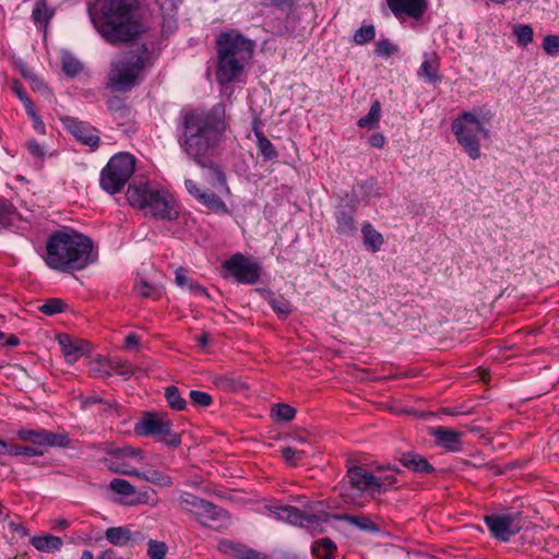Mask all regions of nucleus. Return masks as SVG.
<instances>
[{
    "instance_id": "22",
    "label": "nucleus",
    "mask_w": 559,
    "mask_h": 559,
    "mask_svg": "<svg viewBox=\"0 0 559 559\" xmlns=\"http://www.w3.org/2000/svg\"><path fill=\"white\" fill-rule=\"evenodd\" d=\"M399 461L404 467L416 474H432L436 471L421 454L414 451L403 452Z\"/></svg>"
},
{
    "instance_id": "39",
    "label": "nucleus",
    "mask_w": 559,
    "mask_h": 559,
    "mask_svg": "<svg viewBox=\"0 0 559 559\" xmlns=\"http://www.w3.org/2000/svg\"><path fill=\"white\" fill-rule=\"evenodd\" d=\"M165 399L169 406L176 411H182L187 406L186 400L181 397L178 388L175 385H169L166 388Z\"/></svg>"
},
{
    "instance_id": "57",
    "label": "nucleus",
    "mask_w": 559,
    "mask_h": 559,
    "mask_svg": "<svg viewBox=\"0 0 559 559\" xmlns=\"http://www.w3.org/2000/svg\"><path fill=\"white\" fill-rule=\"evenodd\" d=\"M122 456L126 459H136L139 461L143 460V451L139 448L133 447H123L122 448Z\"/></svg>"
},
{
    "instance_id": "17",
    "label": "nucleus",
    "mask_w": 559,
    "mask_h": 559,
    "mask_svg": "<svg viewBox=\"0 0 559 559\" xmlns=\"http://www.w3.org/2000/svg\"><path fill=\"white\" fill-rule=\"evenodd\" d=\"M386 3L396 19L407 15L419 20L428 9L427 0H386Z\"/></svg>"
},
{
    "instance_id": "54",
    "label": "nucleus",
    "mask_w": 559,
    "mask_h": 559,
    "mask_svg": "<svg viewBox=\"0 0 559 559\" xmlns=\"http://www.w3.org/2000/svg\"><path fill=\"white\" fill-rule=\"evenodd\" d=\"M395 481L396 477L394 474H388L384 475L383 477H377V483L381 485V488H379V490H374V495L385 492L390 487L393 486Z\"/></svg>"
},
{
    "instance_id": "64",
    "label": "nucleus",
    "mask_w": 559,
    "mask_h": 559,
    "mask_svg": "<svg viewBox=\"0 0 559 559\" xmlns=\"http://www.w3.org/2000/svg\"><path fill=\"white\" fill-rule=\"evenodd\" d=\"M23 105H24V108L27 112V115L33 118L37 115L36 110H35V105L34 103L32 102V99L28 97L26 99H23Z\"/></svg>"
},
{
    "instance_id": "15",
    "label": "nucleus",
    "mask_w": 559,
    "mask_h": 559,
    "mask_svg": "<svg viewBox=\"0 0 559 559\" xmlns=\"http://www.w3.org/2000/svg\"><path fill=\"white\" fill-rule=\"evenodd\" d=\"M347 478L350 487L361 493L374 495V490H379L381 485L377 483V476L369 473L362 466H353L347 471Z\"/></svg>"
},
{
    "instance_id": "50",
    "label": "nucleus",
    "mask_w": 559,
    "mask_h": 559,
    "mask_svg": "<svg viewBox=\"0 0 559 559\" xmlns=\"http://www.w3.org/2000/svg\"><path fill=\"white\" fill-rule=\"evenodd\" d=\"M543 49L549 56L559 53V35H547L544 37Z\"/></svg>"
},
{
    "instance_id": "28",
    "label": "nucleus",
    "mask_w": 559,
    "mask_h": 559,
    "mask_svg": "<svg viewBox=\"0 0 559 559\" xmlns=\"http://www.w3.org/2000/svg\"><path fill=\"white\" fill-rule=\"evenodd\" d=\"M253 133L257 138V146L266 160H272L278 157V153L271 141L264 135L260 127L254 123Z\"/></svg>"
},
{
    "instance_id": "29",
    "label": "nucleus",
    "mask_w": 559,
    "mask_h": 559,
    "mask_svg": "<svg viewBox=\"0 0 559 559\" xmlns=\"http://www.w3.org/2000/svg\"><path fill=\"white\" fill-rule=\"evenodd\" d=\"M265 300L281 319H286L293 311V307L289 300L281 295L267 292Z\"/></svg>"
},
{
    "instance_id": "60",
    "label": "nucleus",
    "mask_w": 559,
    "mask_h": 559,
    "mask_svg": "<svg viewBox=\"0 0 559 559\" xmlns=\"http://www.w3.org/2000/svg\"><path fill=\"white\" fill-rule=\"evenodd\" d=\"M26 147L28 150V152L34 156V157H43L45 155V151L43 148V146L36 142V141H27L26 142Z\"/></svg>"
},
{
    "instance_id": "24",
    "label": "nucleus",
    "mask_w": 559,
    "mask_h": 559,
    "mask_svg": "<svg viewBox=\"0 0 559 559\" xmlns=\"http://www.w3.org/2000/svg\"><path fill=\"white\" fill-rule=\"evenodd\" d=\"M439 68L438 56L435 52L425 53L424 61L418 70V76L426 78L430 83H439L442 79L439 74Z\"/></svg>"
},
{
    "instance_id": "53",
    "label": "nucleus",
    "mask_w": 559,
    "mask_h": 559,
    "mask_svg": "<svg viewBox=\"0 0 559 559\" xmlns=\"http://www.w3.org/2000/svg\"><path fill=\"white\" fill-rule=\"evenodd\" d=\"M302 455L304 451H297L290 447L282 449V456L292 465H296L297 462L301 460Z\"/></svg>"
},
{
    "instance_id": "38",
    "label": "nucleus",
    "mask_w": 559,
    "mask_h": 559,
    "mask_svg": "<svg viewBox=\"0 0 559 559\" xmlns=\"http://www.w3.org/2000/svg\"><path fill=\"white\" fill-rule=\"evenodd\" d=\"M61 62L63 72L70 78H74L83 69L82 63L69 52L62 55Z\"/></svg>"
},
{
    "instance_id": "40",
    "label": "nucleus",
    "mask_w": 559,
    "mask_h": 559,
    "mask_svg": "<svg viewBox=\"0 0 559 559\" xmlns=\"http://www.w3.org/2000/svg\"><path fill=\"white\" fill-rule=\"evenodd\" d=\"M108 469L112 473L133 476L138 475V471L135 468H131L126 460H105L104 461Z\"/></svg>"
},
{
    "instance_id": "5",
    "label": "nucleus",
    "mask_w": 559,
    "mask_h": 559,
    "mask_svg": "<svg viewBox=\"0 0 559 559\" xmlns=\"http://www.w3.org/2000/svg\"><path fill=\"white\" fill-rule=\"evenodd\" d=\"M321 506L322 503L317 501L302 504V510L293 506H270L269 510L280 520L317 532H322L321 524L328 522L331 518L344 521L365 532L379 531L377 524L367 516L347 513L330 515L321 509Z\"/></svg>"
},
{
    "instance_id": "12",
    "label": "nucleus",
    "mask_w": 559,
    "mask_h": 559,
    "mask_svg": "<svg viewBox=\"0 0 559 559\" xmlns=\"http://www.w3.org/2000/svg\"><path fill=\"white\" fill-rule=\"evenodd\" d=\"M17 437L20 440L31 442L34 445L67 447L70 442L67 435L55 433L45 429H20Z\"/></svg>"
},
{
    "instance_id": "23",
    "label": "nucleus",
    "mask_w": 559,
    "mask_h": 559,
    "mask_svg": "<svg viewBox=\"0 0 559 559\" xmlns=\"http://www.w3.org/2000/svg\"><path fill=\"white\" fill-rule=\"evenodd\" d=\"M106 539L115 546H126L129 542L139 543L144 539L140 532L132 533L124 526L109 527L105 532Z\"/></svg>"
},
{
    "instance_id": "18",
    "label": "nucleus",
    "mask_w": 559,
    "mask_h": 559,
    "mask_svg": "<svg viewBox=\"0 0 559 559\" xmlns=\"http://www.w3.org/2000/svg\"><path fill=\"white\" fill-rule=\"evenodd\" d=\"M272 32L281 37L302 36L304 28L300 27V19L292 10H288L283 20H274L270 23Z\"/></svg>"
},
{
    "instance_id": "31",
    "label": "nucleus",
    "mask_w": 559,
    "mask_h": 559,
    "mask_svg": "<svg viewBox=\"0 0 559 559\" xmlns=\"http://www.w3.org/2000/svg\"><path fill=\"white\" fill-rule=\"evenodd\" d=\"M53 14L55 11L48 7L47 0H37L32 11V19L36 24L46 27Z\"/></svg>"
},
{
    "instance_id": "36",
    "label": "nucleus",
    "mask_w": 559,
    "mask_h": 559,
    "mask_svg": "<svg viewBox=\"0 0 559 559\" xmlns=\"http://www.w3.org/2000/svg\"><path fill=\"white\" fill-rule=\"evenodd\" d=\"M133 476L158 486L171 485V478L169 476L154 469L146 473H141L138 471V475Z\"/></svg>"
},
{
    "instance_id": "7",
    "label": "nucleus",
    "mask_w": 559,
    "mask_h": 559,
    "mask_svg": "<svg viewBox=\"0 0 559 559\" xmlns=\"http://www.w3.org/2000/svg\"><path fill=\"white\" fill-rule=\"evenodd\" d=\"M452 131L459 144L464 148L472 159L480 157V145L477 133H480L484 139L490 138V131L479 124V121L474 118L471 111L462 112L453 122Z\"/></svg>"
},
{
    "instance_id": "59",
    "label": "nucleus",
    "mask_w": 559,
    "mask_h": 559,
    "mask_svg": "<svg viewBox=\"0 0 559 559\" xmlns=\"http://www.w3.org/2000/svg\"><path fill=\"white\" fill-rule=\"evenodd\" d=\"M175 282L178 286H187L189 288L190 286V283H192L193 281L188 277L186 274H185V270L182 267H178L175 272Z\"/></svg>"
},
{
    "instance_id": "32",
    "label": "nucleus",
    "mask_w": 559,
    "mask_h": 559,
    "mask_svg": "<svg viewBox=\"0 0 559 559\" xmlns=\"http://www.w3.org/2000/svg\"><path fill=\"white\" fill-rule=\"evenodd\" d=\"M17 215L15 206L9 200L0 197V231L12 226Z\"/></svg>"
},
{
    "instance_id": "45",
    "label": "nucleus",
    "mask_w": 559,
    "mask_h": 559,
    "mask_svg": "<svg viewBox=\"0 0 559 559\" xmlns=\"http://www.w3.org/2000/svg\"><path fill=\"white\" fill-rule=\"evenodd\" d=\"M66 304L62 299L50 298L38 309L46 316H53L63 311Z\"/></svg>"
},
{
    "instance_id": "47",
    "label": "nucleus",
    "mask_w": 559,
    "mask_h": 559,
    "mask_svg": "<svg viewBox=\"0 0 559 559\" xmlns=\"http://www.w3.org/2000/svg\"><path fill=\"white\" fill-rule=\"evenodd\" d=\"M147 546V556L151 559H165L168 548L164 542L150 539Z\"/></svg>"
},
{
    "instance_id": "62",
    "label": "nucleus",
    "mask_w": 559,
    "mask_h": 559,
    "mask_svg": "<svg viewBox=\"0 0 559 559\" xmlns=\"http://www.w3.org/2000/svg\"><path fill=\"white\" fill-rule=\"evenodd\" d=\"M12 91L16 94L21 102H23V99L28 98L27 93L25 92L23 85L19 81H15L13 83Z\"/></svg>"
},
{
    "instance_id": "43",
    "label": "nucleus",
    "mask_w": 559,
    "mask_h": 559,
    "mask_svg": "<svg viewBox=\"0 0 559 559\" xmlns=\"http://www.w3.org/2000/svg\"><path fill=\"white\" fill-rule=\"evenodd\" d=\"M43 454H44V452L41 450H38L35 447L19 445V444H12V443L10 444L9 455H11V456L23 455L26 457H32V456H40Z\"/></svg>"
},
{
    "instance_id": "4",
    "label": "nucleus",
    "mask_w": 559,
    "mask_h": 559,
    "mask_svg": "<svg viewBox=\"0 0 559 559\" xmlns=\"http://www.w3.org/2000/svg\"><path fill=\"white\" fill-rule=\"evenodd\" d=\"M254 41L231 29L216 38L217 66L215 78L219 85L231 83L241 75L253 56Z\"/></svg>"
},
{
    "instance_id": "33",
    "label": "nucleus",
    "mask_w": 559,
    "mask_h": 559,
    "mask_svg": "<svg viewBox=\"0 0 559 559\" xmlns=\"http://www.w3.org/2000/svg\"><path fill=\"white\" fill-rule=\"evenodd\" d=\"M218 548L222 552L233 556L236 559H246V557H249V552L254 550L228 539L219 542Z\"/></svg>"
},
{
    "instance_id": "13",
    "label": "nucleus",
    "mask_w": 559,
    "mask_h": 559,
    "mask_svg": "<svg viewBox=\"0 0 559 559\" xmlns=\"http://www.w3.org/2000/svg\"><path fill=\"white\" fill-rule=\"evenodd\" d=\"M171 427L173 423L166 417L155 413H145L134 425V432L136 436L157 437L167 432Z\"/></svg>"
},
{
    "instance_id": "21",
    "label": "nucleus",
    "mask_w": 559,
    "mask_h": 559,
    "mask_svg": "<svg viewBox=\"0 0 559 559\" xmlns=\"http://www.w3.org/2000/svg\"><path fill=\"white\" fill-rule=\"evenodd\" d=\"M193 514L203 525H210L207 521L224 522L228 520V514L224 509L204 499H201Z\"/></svg>"
},
{
    "instance_id": "16",
    "label": "nucleus",
    "mask_w": 559,
    "mask_h": 559,
    "mask_svg": "<svg viewBox=\"0 0 559 559\" xmlns=\"http://www.w3.org/2000/svg\"><path fill=\"white\" fill-rule=\"evenodd\" d=\"M188 192L193 195L202 205L214 213L228 214L225 202L215 193L201 190L191 179L185 180Z\"/></svg>"
},
{
    "instance_id": "61",
    "label": "nucleus",
    "mask_w": 559,
    "mask_h": 559,
    "mask_svg": "<svg viewBox=\"0 0 559 559\" xmlns=\"http://www.w3.org/2000/svg\"><path fill=\"white\" fill-rule=\"evenodd\" d=\"M385 139L383 134L379 132H374L369 136V144L372 147L381 148L384 145Z\"/></svg>"
},
{
    "instance_id": "30",
    "label": "nucleus",
    "mask_w": 559,
    "mask_h": 559,
    "mask_svg": "<svg viewBox=\"0 0 559 559\" xmlns=\"http://www.w3.org/2000/svg\"><path fill=\"white\" fill-rule=\"evenodd\" d=\"M364 245L372 252L380 250L384 242L383 236L377 231L370 223H365L361 228Z\"/></svg>"
},
{
    "instance_id": "51",
    "label": "nucleus",
    "mask_w": 559,
    "mask_h": 559,
    "mask_svg": "<svg viewBox=\"0 0 559 559\" xmlns=\"http://www.w3.org/2000/svg\"><path fill=\"white\" fill-rule=\"evenodd\" d=\"M180 504L182 506V509L194 513L198 504L201 501V498L197 497L195 495L185 492L179 497Z\"/></svg>"
},
{
    "instance_id": "44",
    "label": "nucleus",
    "mask_w": 559,
    "mask_h": 559,
    "mask_svg": "<svg viewBox=\"0 0 559 559\" xmlns=\"http://www.w3.org/2000/svg\"><path fill=\"white\" fill-rule=\"evenodd\" d=\"M109 488L122 496H131L135 492L134 486L122 478H114L109 484Z\"/></svg>"
},
{
    "instance_id": "27",
    "label": "nucleus",
    "mask_w": 559,
    "mask_h": 559,
    "mask_svg": "<svg viewBox=\"0 0 559 559\" xmlns=\"http://www.w3.org/2000/svg\"><path fill=\"white\" fill-rule=\"evenodd\" d=\"M29 542L32 546L41 552L58 551L63 545L60 537L49 534L44 536H33Z\"/></svg>"
},
{
    "instance_id": "46",
    "label": "nucleus",
    "mask_w": 559,
    "mask_h": 559,
    "mask_svg": "<svg viewBox=\"0 0 559 559\" xmlns=\"http://www.w3.org/2000/svg\"><path fill=\"white\" fill-rule=\"evenodd\" d=\"M376 36V28L373 25H366L357 29L354 34V41L357 45H365L373 40Z\"/></svg>"
},
{
    "instance_id": "52",
    "label": "nucleus",
    "mask_w": 559,
    "mask_h": 559,
    "mask_svg": "<svg viewBox=\"0 0 559 559\" xmlns=\"http://www.w3.org/2000/svg\"><path fill=\"white\" fill-rule=\"evenodd\" d=\"M296 0H262L261 4L264 8H276L281 11L293 10Z\"/></svg>"
},
{
    "instance_id": "41",
    "label": "nucleus",
    "mask_w": 559,
    "mask_h": 559,
    "mask_svg": "<svg viewBox=\"0 0 559 559\" xmlns=\"http://www.w3.org/2000/svg\"><path fill=\"white\" fill-rule=\"evenodd\" d=\"M513 34L520 46L525 47L533 41L534 32L530 25H515L513 27Z\"/></svg>"
},
{
    "instance_id": "10",
    "label": "nucleus",
    "mask_w": 559,
    "mask_h": 559,
    "mask_svg": "<svg viewBox=\"0 0 559 559\" xmlns=\"http://www.w3.org/2000/svg\"><path fill=\"white\" fill-rule=\"evenodd\" d=\"M224 278L233 277L241 284H255L260 278V265L242 253H235L222 263Z\"/></svg>"
},
{
    "instance_id": "25",
    "label": "nucleus",
    "mask_w": 559,
    "mask_h": 559,
    "mask_svg": "<svg viewBox=\"0 0 559 559\" xmlns=\"http://www.w3.org/2000/svg\"><path fill=\"white\" fill-rule=\"evenodd\" d=\"M354 209L338 207L335 212L336 231L338 234L349 235L357 230L354 221Z\"/></svg>"
},
{
    "instance_id": "8",
    "label": "nucleus",
    "mask_w": 559,
    "mask_h": 559,
    "mask_svg": "<svg viewBox=\"0 0 559 559\" xmlns=\"http://www.w3.org/2000/svg\"><path fill=\"white\" fill-rule=\"evenodd\" d=\"M135 159L129 153L114 155L100 173V187L115 194L122 190L134 173Z\"/></svg>"
},
{
    "instance_id": "63",
    "label": "nucleus",
    "mask_w": 559,
    "mask_h": 559,
    "mask_svg": "<svg viewBox=\"0 0 559 559\" xmlns=\"http://www.w3.org/2000/svg\"><path fill=\"white\" fill-rule=\"evenodd\" d=\"M124 346L127 348H138L140 346V338L138 335L131 333L124 338Z\"/></svg>"
},
{
    "instance_id": "34",
    "label": "nucleus",
    "mask_w": 559,
    "mask_h": 559,
    "mask_svg": "<svg viewBox=\"0 0 559 559\" xmlns=\"http://www.w3.org/2000/svg\"><path fill=\"white\" fill-rule=\"evenodd\" d=\"M108 366L110 370L104 371V374L107 377L111 376L115 372L128 379L135 371V367L131 362H129L128 360H122L120 358H111L108 361Z\"/></svg>"
},
{
    "instance_id": "56",
    "label": "nucleus",
    "mask_w": 559,
    "mask_h": 559,
    "mask_svg": "<svg viewBox=\"0 0 559 559\" xmlns=\"http://www.w3.org/2000/svg\"><path fill=\"white\" fill-rule=\"evenodd\" d=\"M474 118L479 121V124L485 127V124L490 123L493 114L489 109L481 108L477 112H473Z\"/></svg>"
},
{
    "instance_id": "26",
    "label": "nucleus",
    "mask_w": 559,
    "mask_h": 559,
    "mask_svg": "<svg viewBox=\"0 0 559 559\" xmlns=\"http://www.w3.org/2000/svg\"><path fill=\"white\" fill-rule=\"evenodd\" d=\"M336 544L329 537L319 538L311 545V555L314 559H335Z\"/></svg>"
},
{
    "instance_id": "3",
    "label": "nucleus",
    "mask_w": 559,
    "mask_h": 559,
    "mask_svg": "<svg viewBox=\"0 0 559 559\" xmlns=\"http://www.w3.org/2000/svg\"><path fill=\"white\" fill-rule=\"evenodd\" d=\"M139 0H96L90 9L92 21L110 44L127 43L141 32L135 19Z\"/></svg>"
},
{
    "instance_id": "11",
    "label": "nucleus",
    "mask_w": 559,
    "mask_h": 559,
    "mask_svg": "<svg viewBox=\"0 0 559 559\" xmlns=\"http://www.w3.org/2000/svg\"><path fill=\"white\" fill-rule=\"evenodd\" d=\"M486 525L493 537L508 542L522 528L521 513L492 514L485 518Z\"/></svg>"
},
{
    "instance_id": "20",
    "label": "nucleus",
    "mask_w": 559,
    "mask_h": 559,
    "mask_svg": "<svg viewBox=\"0 0 559 559\" xmlns=\"http://www.w3.org/2000/svg\"><path fill=\"white\" fill-rule=\"evenodd\" d=\"M63 356L69 364H74L90 352V343L83 340H72L69 335L59 336Z\"/></svg>"
},
{
    "instance_id": "49",
    "label": "nucleus",
    "mask_w": 559,
    "mask_h": 559,
    "mask_svg": "<svg viewBox=\"0 0 559 559\" xmlns=\"http://www.w3.org/2000/svg\"><path fill=\"white\" fill-rule=\"evenodd\" d=\"M397 50V46L393 45L389 39H381L376 44L374 52L378 56L391 57Z\"/></svg>"
},
{
    "instance_id": "48",
    "label": "nucleus",
    "mask_w": 559,
    "mask_h": 559,
    "mask_svg": "<svg viewBox=\"0 0 559 559\" xmlns=\"http://www.w3.org/2000/svg\"><path fill=\"white\" fill-rule=\"evenodd\" d=\"M189 397L192 404L199 407H209L213 403V397L203 391L192 390L189 393Z\"/></svg>"
},
{
    "instance_id": "55",
    "label": "nucleus",
    "mask_w": 559,
    "mask_h": 559,
    "mask_svg": "<svg viewBox=\"0 0 559 559\" xmlns=\"http://www.w3.org/2000/svg\"><path fill=\"white\" fill-rule=\"evenodd\" d=\"M162 436L164 437L163 441L165 442V444H167L169 447L177 448L181 443L180 435L177 432H174L171 430V428L168 429V431L163 433Z\"/></svg>"
},
{
    "instance_id": "58",
    "label": "nucleus",
    "mask_w": 559,
    "mask_h": 559,
    "mask_svg": "<svg viewBox=\"0 0 559 559\" xmlns=\"http://www.w3.org/2000/svg\"><path fill=\"white\" fill-rule=\"evenodd\" d=\"M107 106L110 111H126L128 109L123 99L119 97L108 99Z\"/></svg>"
},
{
    "instance_id": "2",
    "label": "nucleus",
    "mask_w": 559,
    "mask_h": 559,
    "mask_svg": "<svg viewBox=\"0 0 559 559\" xmlns=\"http://www.w3.org/2000/svg\"><path fill=\"white\" fill-rule=\"evenodd\" d=\"M94 242L72 228L63 227L49 235L46 242V264L57 271L70 272L85 269L97 259Z\"/></svg>"
},
{
    "instance_id": "37",
    "label": "nucleus",
    "mask_w": 559,
    "mask_h": 559,
    "mask_svg": "<svg viewBox=\"0 0 559 559\" xmlns=\"http://www.w3.org/2000/svg\"><path fill=\"white\" fill-rule=\"evenodd\" d=\"M296 415V409L284 403L274 404L272 407V416L276 421H290Z\"/></svg>"
},
{
    "instance_id": "1",
    "label": "nucleus",
    "mask_w": 559,
    "mask_h": 559,
    "mask_svg": "<svg viewBox=\"0 0 559 559\" xmlns=\"http://www.w3.org/2000/svg\"><path fill=\"white\" fill-rule=\"evenodd\" d=\"M182 132L178 143L183 152L202 168L209 170V182L216 189L229 188L223 170L214 163V153L227 129L225 105L217 103L210 109L195 108L182 116Z\"/></svg>"
},
{
    "instance_id": "14",
    "label": "nucleus",
    "mask_w": 559,
    "mask_h": 559,
    "mask_svg": "<svg viewBox=\"0 0 559 559\" xmlns=\"http://www.w3.org/2000/svg\"><path fill=\"white\" fill-rule=\"evenodd\" d=\"M64 126L69 132L83 145H87L92 150L98 147L100 139L97 134V130L91 124L80 121L76 118L68 117L64 120Z\"/></svg>"
},
{
    "instance_id": "6",
    "label": "nucleus",
    "mask_w": 559,
    "mask_h": 559,
    "mask_svg": "<svg viewBox=\"0 0 559 559\" xmlns=\"http://www.w3.org/2000/svg\"><path fill=\"white\" fill-rule=\"evenodd\" d=\"M126 197L130 205L144 210L145 215H152L162 221H174L178 217L174 202L165 192L151 189L147 182L130 185Z\"/></svg>"
},
{
    "instance_id": "9",
    "label": "nucleus",
    "mask_w": 559,
    "mask_h": 559,
    "mask_svg": "<svg viewBox=\"0 0 559 559\" xmlns=\"http://www.w3.org/2000/svg\"><path fill=\"white\" fill-rule=\"evenodd\" d=\"M147 49L143 55L132 53L115 63L110 71V86L118 92H128L136 83L141 71L147 63Z\"/></svg>"
},
{
    "instance_id": "42",
    "label": "nucleus",
    "mask_w": 559,
    "mask_h": 559,
    "mask_svg": "<svg viewBox=\"0 0 559 559\" xmlns=\"http://www.w3.org/2000/svg\"><path fill=\"white\" fill-rule=\"evenodd\" d=\"M135 290L145 298H152L157 300L162 297V290L159 287L150 284L146 281H141L135 285Z\"/></svg>"
},
{
    "instance_id": "19",
    "label": "nucleus",
    "mask_w": 559,
    "mask_h": 559,
    "mask_svg": "<svg viewBox=\"0 0 559 559\" xmlns=\"http://www.w3.org/2000/svg\"><path fill=\"white\" fill-rule=\"evenodd\" d=\"M436 444L450 452H457L462 445V432L452 428L439 426L432 433Z\"/></svg>"
},
{
    "instance_id": "35",
    "label": "nucleus",
    "mask_w": 559,
    "mask_h": 559,
    "mask_svg": "<svg viewBox=\"0 0 559 559\" xmlns=\"http://www.w3.org/2000/svg\"><path fill=\"white\" fill-rule=\"evenodd\" d=\"M380 117H381V104L379 100H374L371 104L369 112L365 117H361L357 121V124L360 128L374 129L379 124Z\"/></svg>"
}]
</instances>
